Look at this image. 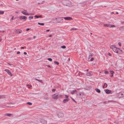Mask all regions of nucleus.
<instances>
[{
    "label": "nucleus",
    "instance_id": "f257e3e1",
    "mask_svg": "<svg viewBox=\"0 0 124 124\" xmlns=\"http://www.w3.org/2000/svg\"><path fill=\"white\" fill-rule=\"evenodd\" d=\"M62 97V95L58 93H55L54 94H53L52 95V98L53 99H57L59 98H61Z\"/></svg>",
    "mask_w": 124,
    "mask_h": 124
},
{
    "label": "nucleus",
    "instance_id": "f03ea898",
    "mask_svg": "<svg viewBox=\"0 0 124 124\" xmlns=\"http://www.w3.org/2000/svg\"><path fill=\"white\" fill-rule=\"evenodd\" d=\"M55 19L56 20L57 23H60L63 22V20L62 17H60L58 18H56L55 19H53L52 20L54 21Z\"/></svg>",
    "mask_w": 124,
    "mask_h": 124
},
{
    "label": "nucleus",
    "instance_id": "7ed1b4c3",
    "mask_svg": "<svg viewBox=\"0 0 124 124\" xmlns=\"http://www.w3.org/2000/svg\"><path fill=\"white\" fill-rule=\"evenodd\" d=\"M40 121L41 123L43 124H46L47 123V121L43 119H41L40 120Z\"/></svg>",
    "mask_w": 124,
    "mask_h": 124
},
{
    "label": "nucleus",
    "instance_id": "20e7f679",
    "mask_svg": "<svg viewBox=\"0 0 124 124\" xmlns=\"http://www.w3.org/2000/svg\"><path fill=\"white\" fill-rule=\"evenodd\" d=\"M5 71H6L8 74L10 75V76L12 77L13 76V74L11 73V71L9 70L6 69L5 70Z\"/></svg>",
    "mask_w": 124,
    "mask_h": 124
},
{
    "label": "nucleus",
    "instance_id": "39448f33",
    "mask_svg": "<svg viewBox=\"0 0 124 124\" xmlns=\"http://www.w3.org/2000/svg\"><path fill=\"white\" fill-rule=\"evenodd\" d=\"M15 31L16 33L17 34L20 33L22 32V30L19 29H17L16 30H15Z\"/></svg>",
    "mask_w": 124,
    "mask_h": 124
},
{
    "label": "nucleus",
    "instance_id": "423d86ee",
    "mask_svg": "<svg viewBox=\"0 0 124 124\" xmlns=\"http://www.w3.org/2000/svg\"><path fill=\"white\" fill-rule=\"evenodd\" d=\"M19 18L21 20L25 19V20H26L27 19V17L25 16H20L19 17Z\"/></svg>",
    "mask_w": 124,
    "mask_h": 124
},
{
    "label": "nucleus",
    "instance_id": "0eeeda50",
    "mask_svg": "<svg viewBox=\"0 0 124 124\" xmlns=\"http://www.w3.org/2000/svg\"><path fill=\"white\" fill-rule=\"evenodd\" d=\"M58 116L59 117H62L63 116V114L62 113L60 112L58 114Z\"/></svg>",
    "mask_w": 124,
    "mask_h": 124
},
{
    "label": "nucleus",
    "instance_id": "6e6552de",
    "mask_svg": "<svg viewBox=\"0 0 124 124\" xmlns=\"http://www.w3.org/2000/svg\"><path fill=\"white\" fill-rule=\"evenodd\" d=\"M63 18L65 20H70L72 19V18L70 17H64Z\"/></svg>",
    "mask_w": 124,
    "mask_h": 124
},
{
    "label": "nucleus",
    "instance_id": "1a4fd4ad",
    "mask_svg": "<svg viewBox=\"0 0 124 124\" xmlns=\"http://www.w3.org/2000/svg\"><path fill=\"white\" fill-rule=\"evenodd\" d=\"M27 10H24L23 11H22V13L25 15H28V13H26Z\"/></svg>",
    "mask_w": 124,
    "mask_h": 124
},
{
    "label": "nucleus",
    "instance_id": "9d476101",
    "mask_svg": "<svg viewBox=\"0 0 124 124\" xmlns=\"http://www.w3.org/2000/svg\"><path fill=\"white\" fill-rule=\"evenodd\" d=\"M113 50L116 53H118V50L117 48L115 47V48H113Z\"/></svg>",
    "mask_w": 124,
    "mask_h": 124
},
{
    "label": "nucleus",
    "instance_id": "9b49d317",
    "mask_svg": "<svg viewBox=\"0 0 124 124\" xmlns=\"http://www.w3.org/2000/svg\"><path fill=\"white\" fill-rule=\"evenodd\" d=\"M86 74L87 76H90L92 75L93 73L92 72H88Z\"/></svg>",
    "mask_w": 124,
    "mask_h": 124
},
{
    "label": "nucleus",
    "instance_id": "f8f14e48",
    "mask_svg": "<svg viewBox=\"0 0 124 124\" xmlns=\"http://www.w3.org/2000/svg\"><path fill=\"white\" fill-rule=\"evenodd\" d=\"M105 92L107 94H109L111 92V90H109L108 89H106L105 90Z\"/></svg>",
    "mask_w": 124,
    "mask_h": 124
},
{
    "label": "nucleus",
    "instance_id": "ddd939ff",
    "mask_svg": "<svg viewBox=\"0 0 124 124\" xmlns=\"http://www.w3.org/2000/svg\"><path fill=\"white\" fill-rule=\"evenodd\" d=\"M69 100V99H65L62 102L63 103H65L67 102Z\"/></svg>",
    "mask_w": 124,
    "mask_h": 124
},
{
    "label": "nucleus",
    "instance_id": "4468645a",
    "mask_svg": "<svg viewBox=\"0 0 124 124\" xmlns=\"http://www.w3.org/2000/svg\"><path fill=\"white\" fill-rule=\"evenodd\" d=\"M34 79L37 81H38L40 82L41 83H43V81L42 80L38 79L36 78H35Z\"/></svg>",
    "mask_w": 124,
    "mask_h": 124
},
{
    "label": "nucleus",
    "instance_id": "2eb2a0df",
    "mask_svg": "<svg viewBox=\"0 0 124 124\" xmlns=\"http://www.w3.org/2000/svg\"><path fill=\"white\" fill-rule=\"evenodd\" d=\"M5 116H12L13 115L12 114L7 113L5 114Z\"/></svg>",
    "mask_w": 124,
    "mask_h": 124
},
{
    "label": "nucleus",
    "instance_id": "dca6fc26",
    "mask_svg": "<svg viewBox=\"0 0 124 124\" xmlns=\"http://www.w3.org/2000/svg\"><path fill=\"white\" fill-rule=\"evenodd\" d=\"M95 90L98 93H100L101 92V91L98 88H95Z\"/></svg>",
    "mask_w": 124,
    "mask_h": 124
},
{
    "label": "nucleus",
    "instance_id": "f3484780",
    "mask_svg": "<svg viewBox=\"0 0 124 124\" xmlns=\"http://www.w3.org/2000/svg\"><path fill=\"white\" fill-rule=\"evenodd\" d=\"M119 30L121 31H123V30H124V26L120 27L119 28Z\"/></svg>",
    "mask_w": 124,
    "mask_h": 124
},
{
    "label": "nucleus",
    "instance_id": "a211bd4d",
    "mask_svg": "<svg viewBox=\"0 0 124 124\" xmlns=\"http://www.w3.org/2000/svg\"><path fill=\"white\" fill-rule=\"evenodd\" d=\"M76 92V90H73L70 93H71L73 94L75 92Z\"/></svg>",
    "mask_w": 124,
    "mask_h": 124
},
{
    "label": "nucleus",
    "instance_id": "6ab92c4d",
    "mask_svg": "<svg viewBox=\"0 0 124 124\" xmlns=\"http://www.w3.org/2000/svg\"><path fill=\"white\" fill-rule=\"evenodd\" d=\"M5 98V96L3 95H0V99L4 98Z\"/></svg>",
    "mask_w": 124,
    "mask_h": 124
},
{
    "label": "nucleus",
    "instance_id": "aec40b11",
    "mask_svg": "<svg viewBox=\"0 0 124 124\" xmlns=\"http://www.w3.org/2000/svg\"><path fill=\"white\" fill-rule=\"evenodd\" d=\"M42 17V16L41 15H40L39 16H37V15H35V17L36 18H38L39 17Z\"/></svg>",
    "mask_w": 124,
    "mask_h": 124
},
{
    "label": "nucleus",
    "instance_id": "412c9836",
    "mask_svg": "<svg viewBox=\"0 0 124 124\" xmlns=\"http://www.w3.org/2000/svg\"><path fill=\"white\" fill-rule=\"evenodd\" d=\"M93 55V54H91L90 55H89L88 59H89L90 58H91L92 57Z\"/></svg>",
    "mask_w": 124,
    "mask_h": 124
},
{
    "label": "nucleus",
    "instance_id": "4be33fe9",
    "mask_svg": "<svg viewBox=\"0 0 124 124\" xmlns=\"http://www.w3.org/2000/svg\"><path fill=\"white\" fill-rule=\"evenodd\" d=\"M115 46H114V45H112L111 46H110V48L112 49V50H113V48H114L115 47Z\"/></svg>",
    "mask_w": 124,
    "mask_h": 124
},
{
    "label": "nucleus",
    "instance_id": "5701e85b",
    "mask_svg": "<svg viewBox=\"0 0 124 124\" xmlns=\"http://www.w3.org/2000/svg\"><path fill=\"white\" fill-rule=\"evenodd\" d=\"M38 24L39 25H44V23H38Z\"/></svg>",
    "mask_w": 124,
    "mask_h": 124
},
{
    "label": "nucleus",
    "instance_id": "b1692460",
    "mask_svg": "<svg viewBox=\"0 0 124 124\" xmlns=\"http://www.w3.org/2000/svg\"><path fill=\"white\" fill-rule=\"evenodd\" d=\"M106 85V87H107V84L106 83H105L104 84V85L103 86V88H105V87H104V86H105V85Z\"/></svg>",
    "mask_w": 124,
    "mask_h": 124
},
{
    "label": "nucleus",
    "instance_id": "393cba45",
    "mask_svg": "<svg viewBox=\"0 0 124 124\" xmlns=\"http://www.w3.org/2000/svg\"><path fill=\"white\" fill-rule=\"evenodd\" d=\"M54 62L55 64H56L57 65H58L59 64V63L58 62L54 61Z\"/></svg>",
    "mask_w": 124,
    "mask_h": 124
},
{
    "label": "nucleus",
    "instance_id": "a878e982",
    "mask_svg": "<svg viewBox=\"0 0 124 124\" xmlns=\"http://www.w3.org/2000/svg\"><path fill=\"white\" fill-rule=\"evenodd\" d=\"M110 73L111 74H113L114 73V72L112 70L110 71Z\"/></svg>",
    "mask_w": 124,
    "mask_h": 124
},
{
    "label": "nucleus",
    "instance_id": "bb28decb",
    "mask_svg": "<svg viewBox=\"0 0 124 124\" xmlns=\"http://www.w3.org/2000/svg\"><path fill=\"white\" fill-rule=\"evenodd\" d=\"M79 94L80 96L82 95V96H83L84 95L83 93L80 92L79 93Z\"/></svg>",
    "mask_w": 124,
    "mask_h": 124
},
{
    "label": "nucleus",
    "instance_id": "cd10ccee",
    "mask_svg": "<svg viewBox=\"0 0 124 124\" xmlns=\"http://www.w3.org/2000/svg\"><path fill=\"white\" fill-rule=\"evenodd\" d=\"M116 26L113 25H111L110 28L111 27H116Z\"/></svg>",
    "mask_w": 124,
    "mask_h": 124
},
{
    "label": "nucleus",
    "instance_id": "c85d7f7f",
    "mask_svg": "<svg viewBox=\"0 0 124 124\" xmlns=\"http://www.w3.org/2000/svg\"><path fill=\"white\" fill-rule=\"evenodd\" d=\"M61 47L62 48L65 49L66 48V46H61Z\"/></svg>",
    "mask_w": 124,
    "mask_h": 124
},
{
    "label": "nucleus",
    "instance_id": "c756f323",
    "mask_svg": "<svg viewBox=\"0 0 124 124\" xmlns=\"http://www.w3.org/2000/svg\"><path fill=\"white\" fill-rule=\"evenodd\" d=\"M121 95H122V97H124V92H123V93L121 94Z\"/></svg>",
    "mask_w": 124,
    "mask_h": 124
},
{
    "label": "nucleus",
    "instance_id": "7c9ffc66",
    "mask_svg": "<svg viewBox=\"0 0 124 124\" xmlns=\"http://www.w3.org/2000/svg\"><path fill=\"white\" fill-rule=\"evenodd\" d=\"M4 13V11H0V14H3Z\"/></svg>",
    "mask_w": 124,
    "mask_h": 124
},
{
    "label": "nucleus",
    "instance_id": "2f4dec72",
    "mask_svg": "<svg viewBox=\"0 0 124 124\" xmlns=\"http://www.w3.org/2000/svg\"><path fill=\"white\" fill-rule=\"evenodd\" d=\"M33 18V16H30L29 17V18L30 20H31V19H32Z\"/></svg>",
    "mask_w": 124,
    "mask_h": 124
},
{
    "label": "nucleus",
    "instance_id": "473e14b6",
    "mask_svg": "<svg viewBox=\"0 0 124 124\" xmlns=\"http://www.w3.org/2000/svg\"><path fill=\"white\" fill-rule=\"evenodd\" d=\"M27 104H28L29 105H31L32 104V103L30 102H27Z\"/></svg>",
    "mask_w": 124,
    "mask_h": 124
},
{
    "label": "nucleus",
    "instance_id": "72a5a7b5",
    "mask_svg": "<svg viewBox=\"0 0 124 124\" xmlns=\"http://www.w3.org/2000/svg\"><path fill=\"white\" fill-rule=\"evenodd\" d=\"M77 28H73L71 29V30H77Z\"/></svg>",
    "mask_w": 124,
    "mask_h": 124
},
{
    "label": "nucleus",
    "instance_id": "f704fd0d",
    "mask_svg": "<svg viewBox=\"0 0 124 124\" xmlns=\"http://www.w3.org/2000/svg\"><path fill=\"white\" fill-rule=\"evenodd\" d=\"M65 98L66 99H69L68 98V96L67 95H65Z\"/></svg>",
    "mask_w": 124,
    "mask_h": 124
},
{
    "label": "nucleus",
    "instance_id": "c9c22d12",
    "mask_svg": "<svg viewBox=\"0 0 124 124\" xmlns=\"http://www.w3.org/2000/svg\"><path fill=\"white\" fill-rule=\"evenodd\" d=\"M48 60L50 61H52V59L50 58H48Z\"/></svg>",
    "mask_w": 124,
    "mask_h": 124
},
{
    "label": "nucleus",
    "instance_id": "e433bc0d",
    "mask_svg": "<svg viewBox=\"0 0 124 124\" xmlns=\"http://www.w3.org/2000/svg\"><path fill=\"white\" fill-rule=\"evenodd\" d=\"M108 72L107 71H105V74H108Z\"/></svg>",
    "mask_w": 124,
    "mask_h": 124
},
{
    "label": "nucleus",
    "instance_id": "4c0bfd02",
    "mask_svg": "<svg viewBox=\"0 0 124 124\" xmlns=\"http://www.w3.org/2000/svg\"><path fill=\"white\" fill-rule=\"evenodd\" d=\"M94 60V59L93 58H91V59H90V61H93Z\"/></svg>",
    "mask_w": 124,
    "mask_h": 124
},
{
    "label": "nucleus",
    "instance_id": "58836bf2",
    "mask_svg": "<svg viewBox=\"0 0 124 124\" xmlns=\"http://www.w3.org/2000/svg\"><path fill=\"white\" fill-rule=\"evenodd\" d=\"M118 44L120 46H121V44L120 42H119Z\"/></svg>",
    "mask_w": 124,
    "mask_h": 124
},
{
    "label": "nucleus",
    "instance_id": "ea45409f",
    "mask_svg": "<svg viewBox=\"0 0 124 124\" xmlns=\"http://www.w3.org/2000/svg\"><path fill=\"white\" fill-rule=\"evenodd\" d=\"M111 24H107V26L108 27H110Z\"/></svg>",
    "mask_w": 124,
    "mask_h": 124
},
{
    "label": "nucleus",
    "instance_id": "a19ab883",
    "mask_svg": "<svg viewBox=\"0 0 124 124\" xmlns=\"http://www.w3.org/2000/svg\"><path fill=\"white\" fill-rule=\"evenodd\" d=\"M56 90V89H53L52 90V91L53 92H54Z\"/></svg>",
    "mask_w": 124,
    "mask_h": 124
},
{
    "label": "nucleus",
    "instance_id": "79ce46f5",
    "mask_svg": "<svg viewBox=\"0 0 124 124\" xmlns=\"http://www.w3.org/2000/svg\"><path fill=\"white\" fill-rule=\"evenodd\" d=\"M13 107V106H11L10 105L7 106V107Z\"/></svg>",
    "mask_w": 124,
    "mask_h": 124
},
{
    "label": "nucleus",
    "instance_id": "37998d69",
    "mask_svg": "<svg viewBox=\"0 0 124 124\" xmlns=\"http://www.w3.org/2000/svg\"><path fill=\"white\" fill-rule=\"evenodd\" d=\"M28 15H33V14L32 13H28Z\"/></svg>",
    "mask_w": 124,
    "mask_h": 124
},
{
    "label": "nucleus",
    "instance_id": "c03bdc74",
    "mask_svg": "<svg viewBox=\"0 0 124 124\" xmlns=\"http://www.w3.org/2000/svg\"><path fill=\"white\" fill-rule=\"evenodd\" d=\"M14 17V16H13L11 18V19H10V21H11L12 20H13V19Z\"/></svg>",
    "mask_w": 124,
    "mask_h": 124
},
{
    "label": "nucleus",
    "instance_id": "a18cd8bd",
    "mask_svg": "<svg viewBox=\"0 0 124 124\" xmlns=\"http://www.w3.org/2000/svg\"><path fill=\"white\" fill-rule=\"evenodd\" d=\"M32 87V86L31 85H30L29 87H28V88H30Z\"/></svg>",
    "mask_w": 124,
    "mask_h": 124
},
{
    "label": "nucleus",
    "instance_id": "49530a36",
    "mask_svg": "<svg viewBox=\"0 0 124 124\" xmlns=\"http://www.w3.org/2000/svg\"><path fill=\"white\" fill-rule=\"evenodd\" d=\"M30 29L28 28V29H26V31H28L29 30H30Z\"/></svg>",
    "mask_w": 124,
    "mask_h": 124
},
{
    "label": "nucleus",
    "instance_id": "de8ad7c7",
    "mask_svg": "<svg viewBox=\"0 0 124 124\" xmlns=\"http://www.w3.org/2000/svg\"><path fill=\"white\" fill-rule=\"evenodd\" d=\"M20 52L19 51H18L17 53V54H19L20 53Z\"/></svg>",
    "mask_w": 124,
    "mask_h": 124
},
{
    "label": "nucleus",
    "instance_id": "09e8293b",
    "mask_svg": "<svg viewBox=\"0 0 124 124\" xmlns=\"http://www.w3.org/2000/svg\"><path fill=\"white\" fill-rule=\"evenodd\" d=\"M24 54L25 55H26L27 54V53L26 52H24Z\"/></svg>",
    "mask_w": 124,
    "mask_h": 124
},
{
    "label": "nucleus",
    "instance_id": "8fccbe9b",
    "mask_svg": "<svg viewBox=\"0 0 124 124\" xmlns=\"http://www.w3.org/2000/svg\"><path fill=\"white\" fill-rule=\"evenodd\" d=\"M107 24H104V26H107Z\"/></svg>",
    "mask_w": 124,
    "mask_h": 124
},
{
    "label": "nucleus",
    "instance_id": "3c124183",
    "mask_svg": "<svg viewBox=\"0 0 124 124\" xmlns=\"http://www.w3.org/2000/svg\"><path fill=\"white\" fill-rule=\"evenodd\" d=\"M47 66L48 67H49V68H51V66L50 65H47Z\"/></svg>",
    "mask_w": 124,
    "mask_h": 124
},
{
    "label": "nucleus",
    "instance_id": "603ef678",
    "mask_svg": "<svg viewBox=\"0 0 124 124\" xmlns=\"http://www.w3.org/2000/svg\"><path fill=\"white\" fill-rule=\"evenodd\" d=\"M8 64L9 65H12V64H10V63H8Z\"/></svg>",
    "mask_w": 124,
    "mask_h": 124
},
{
    "label": "nucleus",
    "instance_id": "864d4df0",
    "mask_svg": "<svg viewBox=\"0 0 124 124\" xmlns=\"http://www.w3.org/2000/svg\"><path fill=\"white\" fill-rule=\"evenodd\" d=\"M108 54L109 55V56H111V54L110 53H109Z\"/></svg>",
    "mask_w": 124,
    "mask_h": 124
},
{
    "label": "nucleus",
    "instance_id": "5fc2aeb1",
    "mask_svg": "<svg viewBox=\"0 0 124 124\" xmlns=\"http://www.w3.org/2000/svg\"><path fill=\"white\" fill-rule=\"evenodd\" d=\"M71 99H72L75 102H76V101L74 99H73L72 98H71Z\"/></svg>",
    "mask_w": 124,
    "mask_h": 124
},
{
    "label": "nucleus",
    "instance_id": "6e6d98bb",
    "mask_svg": "<svg viewBox=\"0 0 124 124\" xmlns=\"http://www.w3.org/2000/svg\"><path fill=\"white\" fill-rule=\"evenodd\" d=\"M21 49H23L24 48V47H21Z\"/></svg>",
    "mask_w": 124,
    "mask_h": 124
},
{
    "label": "nucleus",
    "instance_id": "4d7b16f0",
    "mask_svg": "<svg viewBox=\"0 0 124 124\" xmlns=\"http://www.w3.org/2000/svg\"><path fill=\"white\" fill-rule=\"evenodd\" d=\"M49 37H52V35H49Z\"/></svg>",
    "mask_w": 124,
    "mask_h": 124
},
{
    "label": "nucleus",
    "instance_id": "13d9d810",
    "mask_svg": "<svg viewBox=\"0 0 124 124\" xmlns=\"http://www.w3.org/2000/svg\"><path fill=\"white\" fill-rule=\"evenodd\" d=\"M50 31V30H46V31Z\"/></svg>",
    "mask_w": 124,
    "mask_h": 124
},
{
    "label": "nucleus",
    "instance_id": "bf43d9fd",
    "mask_svg": "<svg viewBox=\"0 0 124 124\" xmlns=\"http://www.w3.org/2000/svg\"><path fill=\"white\" fill-rule=\"evenodd\" d=\"M121 23H122V24H124V22H121Z\"/></svg>",
    "mask_w": 124,
    "mask_h": 124
},
{
    "label": "nucleus",
    "instance_id": "052dcab7",
    "mask_svg": "<svg viewBox=\"0 0 124 124\" xmlns=\"http://www.w3.org/2000/svg\"><path fill=\"white\" fill-rule=\"evenodd\" d=\"M36 37V36H33V38H34V39H35V38Z\"/></svg>",
    "mask_w": 124,
    "mask_h": 124
},
{
    "label": "nucleus",
    "instance_id": "680f3d73",
    "mask_svg": "<svg viewBox=\"0 0 124 124\" xmlns=\"http://www.w3.org/2000/svg\"><path fill=\"white\" fill-rule=\"evenodd\" d=\"M103 103L104 104H106V102H103Z\"/></svg>",
    "mask_w": 124,
    "mask_h": 124
},
{
    "label": "nucleus",
    "instance_id": "e2e57ef3",
    "mask_svg": "<svg viewBox=\"0 0 124 124\" xmlns=\"http://www.w3.org/2000/svg\"><path fill=\"white\" fill-rule=\"evenodd\" d=\"M29 85H29L28 84V85H27V86H28V87H29Z\"/></svg>",
    "mask_w": 124,
    "mask_h": 124
},
{
    "label": "nucleus",
    "instance_id": "0e129e2a",
    "mask_svg": "<svg viewBox=\"0 0 124 124\" xmlns=\"http://www.w3.org/2000/svg\"><path fill=\"white\" fill-rule=\"evenodd\" d=\"M118 50H119L120 51H121L120 49L119 48H118Z\"/></svg>",
    "mask_w": 124,
    "mask_h": 124
},
{
    "label": "nucleus",
    "instance_id": "69168bd1",
    "mask_svg": "<svg viewBox=\"0 0 124 124\" xmlns=\"http://www.w3.org/2000/svg\"><path fill=\"white\" fill-rule=\"evenodd\" d=\"M2 40V39H0V42Z\"/></svg>",
    "mask_w": 124,
    "mask_h": 124
},
{
    "label": "nucleus",
    "instance_id": "338daca9",
    "mask_svg": "<svg viewBox=\"0 0 124 124\" xmlns=\"http://www.w3.org/2000/svg\"><path fill=\"white\" fill-rule=\"evenodd\" d=\"M111 77H112L113 76V74H112V75L111 76Z\"/></svg>",
    "mask_w": 124,
    "mask_h": 124
},
{
    "label": "nucleus",
    "instance_id": "774afa93",
    "mask_svg": "<svg viewBox=\"0 0 124 124\" xmlns=\"http://www.w3.org/2000/svg\"><path fill=\"white\" fill-rule=\"evenodd\" d=\"M113 13H114V12H112L111 13V14H113Z\"/></svg>",
    "mask_w": 124,
    "mask_h": 124
}]
</instances>
